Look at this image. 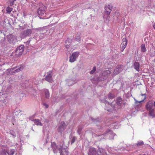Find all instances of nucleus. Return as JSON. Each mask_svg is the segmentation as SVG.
Listing matches in <instances>:
<instances>
[{"label": "nucleus", "mask_w": 155, "mask_h": 155, "mask_svg": "<svg viewBox=\"0 0 155 155\" xmlns=\"http://www.w3.org/2000/svg\"><path fill=\"white\" fill-rule=\"evenodd\" d=\"M123 66L121 65H119L114 69V75L118 74L122 70Z\"/></svg>", "instance_id": "nucleus-13"}, {"label": "nucleus", "mask_w": 155, "mask_h": 155, "mask_svg": "<svg viewBox=\"0 0 155 155\" xmlns=\"http://www.w3.org/2000/svg\"><path fill=\"white\" fill-rule=\"evenodd\" d=\"M44 105L45 106L46 108H47L48 107V105L46 103H44Z\"/></svg>", "instance_id": "nucleus-39"}, {"label": "nucleus", "mask_w": 155, "mask_h": 155, "mask_svg": "<svg viewBox=\"0 0 155 155\" xmlns=\"http://www.w3.org/2000/svg\"><path fill=\"white\" fill-rule=\"evenodd\" d=\"M3 31L0 30V33H2L3 32Z\"/></svg>", "instance_id": "nucleus-46"}, {"label": "nucleus", "mask_w": 155, "mask_h": 155, "mask_svg": "<svg viewBox=\"0 0 155 155\" xmlns=\"http://www.w3.org/2000/svg\"><path fill=\"white\" fill-rule=\"evenodd\" d=\"M71 41V39L69 38H68L66 40L65 43V46L66 47L68 48L69 47V45H70V41Z\"/></svg>", "instance_id": "nucleus-22"}, {"label": "nucleus", "mask_w": 155, "mask_h": 155, "mask_svg": "<svg viewBox=\"0 0 155 155\" xmlns=\"http://www.w3.org/2000/svg\"><path fill=\"white\" fill-rule=\"evenodd\" d=\"M76 83V81H74L72 80H70L68 81V86H71Z\"/></svg>", "instance_id": "nucleus-24"}, {"label": "nucleus", "mask_w": 155, "mask_h": 155, "mask_svg": "<svg viewBox=\"0 0 155 155\" xmlns=\"http://www.w3.org/2000/svg\"><path fill=\"white\" fill-rule=\"evenodd\" d=\"M141 50L142 52H144L146 51V49L144 44H142L141 46Z\"/></svg>", "instance_id": "nucleus-23"}, {"label": "nucleus", "mask_w": 155, "mask_h": 155, "mask_svg": "<svg viewBox=\"0 0 155 155\" xmlns=\"http://www.w3.org/2000/svg\"><path fill=\"white\" fill-rule=\"evenodd\" d=\"M24 68V65L22 64L21 65V67H17L11 69V71L12 72V74H13V73H15L21 71Z\"/></svg>", "instance_id": "nucleus-9"}, {"label": "nucleus", "mask_w": 155, "mask_h": 155, "mask_svg": "<svg viewBox=\"0 0 155 155\" xmlns=\"http://www.w3.org/2000/svg\"><path fill=\"white\" fill-rule=\"evenodd\" d=\"M5 22V21H3V24H4Z\"/></svg>", "instance_id": "nucleus-48"}, {"label": "nucleus", "mask_w": 155, "mask_h": 155, "mask_svg": "<svg viewBox=\"0 0 155 155\" xmlns=\"http://www.w3.org/2000/svg\"><path fill=\"white\" fill-rule=\"evenodd\" d=\"M96 70V67H94L93 68V69L91 71L90 74H92L94 73L95 71Z\"/></svg>", "instance_id": "nucleus-34"}, {"label": "nucleus", "mask_w": 155, "mask_h": 155, "mask_svg": "<svg viewBox=\"0 0 155 155\" xmlns=\"http://www.w3.org/2000/svg\"><path fill=\"white\" fill-rule=\"evenodd\" d=\"M12 8L9 7H8L6 9V11L7 13L10 14V13L12 11Z\"/></svg>", "instance_id": "nucleus-28"}, {"label": "nucleus", "mask_w": 155, "mask_h": 155, "mask_svg": "<svg viewBox=\"0 0 155 155\" xmlns=\"http://www.w3.org/2000/svg\"><path fill=\"white\" fill-rule=\"evenodd\" d=\"M43 28L42 27H40L38 28H37L35 29V30H38L39 31H41L43 29Z\"/></svg>", "instance_id": "nucleus-37"}, {"label": "nucleus", "mask_w": 155, "mask_h": 155, "mask_svg": "<svg viewBox=\"0 0 155 155\" xmlns=\"http://www.w3.org/2000/svg\"><path fill=\"white\" fill-rule=\"evenodd\" d=\"M24 46L21 45L16 49L15 52V55L17 56H19L21 55L24 51Z\"/></svg>", "instance_id": "nucleus-4"}, {"label": "nucleus", "mask_w": 155, "mask_h": 155, "mask_svg": "<svg viewBox=\"0 0 155 155\" xmlns=\"http://www.w3.org/2000/svg\"><path fill=\"white\" fill-rule=\"evenodd\" d=\"M149 110V114L150 116L154 117L153 114L154 110L153 109H151L150 110Z\"/></svg>", "instance_id": "nucleus-27"}, {"label": "nucleus", "mask_w": 155, "mask_h": 155, "mask_svg": "<svg viewBox=\"0 0 155 155\" xmlns=\"http://www.w3.org/2000/svg\"><path fill=\"white\" fill-rule=\"evenodd\" d=\"M122 98L120 97H118L117 99L116 102L117 104L120 105L121 104Z\"/></svg>", "instance_id": "nucleus-25"}, {"label": "nucleus", "mask_w": 155, "mask_h": 155, "mask_svg": "<svg viewBox=\"0 0 155 155\" xmlns=\"http://www.w3.org/2000/svg\"><path fill=\"white\" fill-rule=\"evenodd\" d=\"M76 139L77 138L75 137H73L71 140V144H72L74 143Z\"/></svg>", "instance_id": "nucleus-35"}, {"label": "nucleus", "mask_w": 155, "mask_h": 155, "mask_svg": "<svg viewBox=\"0 0 155 155\" xmlns=\"http://www.w3.org/2000/svg\"><path fill=\"white\" fill-rule=\"evenodd\" d=\"M134 68L137 71H139L140 64L138 62H135L134 63Z\"/></svg>", "instance_id": "nucleus-18"}, {"label": "nucleus", "mask_w": 155, "mask_h": 155, "mask_svg": "<svg viewBox=\"0 0 155 155\" xmlns=\"http://www.w3.org/2000/svg\"><path fill=\"white\" fill-rule=\"evenodd\" d=\"M96 150L94 148H90L88 153V155H94L96 153Z\"/></svg>", "instance_id": "nucleus-16"}, {"label": "nucleus", "mask_w": 155, "mask_h": 155, "mask_svg": "<svg viewBox=\"0 0 155 155\" xmlns=\"http://www.w3.org/2000/svg\"><path fill=\"white\" fill-rule=\"evenodd\" d=\"M75 40L76 41H77L78 42H80L81 40L80 37L79 35L77 36L75 38Z\"/></svg>", "instance_id": "nucleus-30"}, {"label": "nucleus", "mask_w": 155, "mask_h": 155, "mask_svg": "<svg viewBox=\"0 0 155 155\" xmlns=\"http://www.w3.org/2000/svg\"><path fill=\"white\" fill-rule=\"evenodd\" d=\"M39 34L38 35V34H36L34 35L33 38H35L36 40L39 41Z\"/></svg>", "instance_id": "nucleus-31"}, {"label": "nucleus", "mask_w": 155, "mask_h": 155, "mask_svg": "<svg viewBox=\"0 0 155 155\" xmlns=\"http://www.w3.org/2000/svg\"><path fill=\"white\" fill-rule=\"evenodd\" d=\"M41 82V81H40V80H39L38 81V82H37V81H35L34 82H35V84H39V82Z\"/></svg>", "instance_id": "nucleus-41"}, {"label": "nucleus", "mask_w": 155, "mask_h": 155, "mask_svg": "<svg viewBox=\"0 0 155 155\" xmlns=\"http://www.w3.org/2000/svg\"><path fill=\"white\" fill-rule=\"evenodd\" d=\"M0 155H8L7 151L5 150H3L0 151Z\"/></svg>", "instance_id": "nucleus-26"}, {"label": "nucleus", "mask_w": 155, "mask_h": 155, "mask_svg": "<svg viewBox=\"0 0 155 155\" xmlns=\"http://www.w3.org/2000/svg\"><path fill=\"white\" fill-rule=\"evenodd\" d=\"M51 73V72H48L47 74L45 79V80L47 81L50 82L52 81V77Z\"/></svg>", "instance_id": "nucleus-15"}, {"label": "nucleus", "mask_w": 155, "mask_h": 155, "mask_svg": "<svg viewBox=\"0 0 155 155\" xmlns=\"http://www.w3.org/2000/svg\"><path fill=\"white\" fill-rule=\"evenodd\" d=\"M143 100H142V101H140L139 102V103H140V102H143Z\"/></svg>", "instance_id": "nucleus-47"}, {"label": "nucleus", "mask_w": 155, "mask_h": 155, "mask_svg": "<svg viewBox=\"0 0 155 155\" xmlns=\"http://www.w3.org/2000/svg\"><path fill=\"white\" fill-rule=\"evenodd\" d=\"M153 106V101H150L147 103L146 105V107L147 110H150L152 109Z\"/></svg>", "instance_id": "nucleus-14"}, {"label": "nucleus", "mask_w": 155, "mask_h": 155, "mask_svg": "<svg viewBox=\"0 0 155 155\" xmlns=\"http://www.w3.org/2000/svg\"><path fill=\"white\" fill-rule=\"evenodd\" d=\"M39 35V40L43 39L45 37V35L43 33L40 34Z\"/></svg>", "instance_id": "nucleus-32"}, {"label": "nucleus", "mask_w": 155, "mask_h": 155, "mask_svg": "<svg viewBox=\"0 0 155 155\" xmlns=\"http://www.w3.org/2000/svg\"><path fill=\"white\" fill-rule=\"evenodd\" d=\"M8 41L10 43L14 44L16 41L15 38L12 35H9L8 36Z\"/></svg>", "instance_id": "nucleus-12"}, {"label": "nucleus", "mask_w": 155, "mask_h": 155, "mask_svg": "<svg viewBox=\"0 0 155 155\" xmlns=\"http://www.w3.org/2000/svg\"><path fill=\"white\" fill-rule=\"evenodd\" d=\"M91 119L92 120H93V119L92 118H91Z\"/></svg>", "instance_id": "nucleus-50"}, {"label": "nucleus", "mask_w": 155, "mask_h": 155, "mask_svg": "<svg viewBox=\"0 0 155 155\" xmlns=\"http://www.w3.org/2000/svg\"><path fill=\"white\" fill-rule=\"evenodd\" d=\"M34 115L32 116L31 117H30L29 118V120H31L32 121H33L35 125H40V126H42V124L40 120L38 119H32L33 117H34Z\"/></svg>", "instance_id": "nucleus-8"}, {"label": "nucleus", "mask_w": 155, "mask_h": 155, "mask_svg": "<svg viewBox=\"0 0 155 155\" xmlns=\"http://www.w3.org/2000/svg\"><path fill=\"white\" fill-rule=\"evenodd\" d=\"M142 96H144V100L146 98V94H142Z\"/></svg>", "instance_id": "nucleus-42"}, {"label": "nucleus", "mask_w": 155, "mask_h": 155, "mask_svg": "<svg viewBox=\"0 0 155 155\" xmlns=\"http://www.w3.org/2000/svg\"><path fill=\"white\" fill-rule=\"evenodd\" d=\"M112 8V6L110 5H107L105 6L103 17L104 20H109L110 15Z\"/></svg>", "instance_id": "nucleus-1"}, {"label": "nucleus", "mask_w": 155, "mask_h": 155, "mask_svg": "<svg viewBox=\"0 0 155 155\" xmlns=\"http://www.w3.org/2000/svg\"><path fill=\"white\" fill-rule=\"evenodd\" d=\"M110 70V69L109 70H107L104 71L102 74L104 76H107L110 75L111 73Z\"/></svg>", "instance_id": "nucleus-17"}, {"label": "nucleus", "mask_w": 155, "mask_h": 155, "mask_svg": "<svg viewBox=\"0 0 155 155\" xmlns=\"http://www.w3.org/2000/svg\"><path fill=\"white\" fill-rule=\"evenodd\" d=\"M32 31L30 29H27L22 32L21 34V37L24 38L29 36L32 33Z\"/></svg>", "instance_id": "nucleus-5"}, {"label": "nucleus", "mask_w": 155, "mask_h": 155, "mask_svg": "<svg viewBox=\"0 0 155 155\" xmlns=\"http://www.w3.org/2000/svg\"><path fill=\"white\" fill-rule=\"evenodd\" d=\"M80 131H81V130H78V134H80Z\"/></svg>", "instance_id": "nucleus-43"}, {"label": "nucleus", "mask_w": 155, "mask_h": 155, "mask_svg": "<svg viewBox=\"0 0 155 155\" xmlns=\"http://www.w3.org/2000/svg\"><path fill=\"white\" fill-rule=\"evenodd\" d=\"M107 110L108 111H110V110H108V109H107Z\"/></svg>", "instance_id": "nucleus-49"}, {"label": "nucleus", "mask_w": 155, "mask_h": 155, "mask_svg": "<svg viewBox=\"0 0 155 155\" xmlns=\"http://www.w3.org/2000/svg\"><path fill=\"white\" fill-rule=\"evenodd\" d=\"M79 55L80 54L78 52H75L71 54L69 57V62L71 63L74 62Z\"/></svg>", "instance_id": "nucleus-3"}, {"label": "nucleus", "mask_w": 155, "mask_h": 155, "mask_svg": "<svg viewBox=\"0 0 155 155\" xmlns=\"http://www.w3.org/2000/svg\"><path fill=\"white\" fill-rule=\"evenodd\" d=\"M66 126V125L64 122H61L59 124V125L58 129V131L61 133L65 129Z\"/></svg>", "instance_id": "nucleus-7"}, {"label": "nucleus", "mask_w": 155, "mask_h": 155, "mask_svg": "<svg viewBox=\"0 0 155 155\" xmlns=\"http://www.w3.org/2000/svg\"><path fill=\"white\" fill-rule=\"evenodd\" d=\"M122 43L121 44V51L122 52L125 48L127 45V40L126 38H124L122 40Z\"/></svg>", "instance_id": "nucleus-10"}, {"label": "nucleus", "mask_w": 155, "mask_h": 155, "mask_svg": "<svg viewBox=\"0 0 155 155\" xmlns=\"http://www.w3.org/2000/svg\"><path fill=\"white\" fill-rule=\"evenodd\" d=\"M98 155H104V150L103 149H99L97 150Z\"/></svg>", "instance_id": "nucleus-19"}, {"label": "nucleus", "mask_w": 155, "mask_h": 155, "mask_svg": "<svg viewBox=\"0 0 155 155\" xmlns=\"http://www.w3.org/2000/svg\"><path fill=\"white\" fill-rule=\"evenodd\" d=\"M153 28L155 30V24H154V25H153Z\"/></svg>", "instance_id": "nucleus-45"}, {"label": "nucleus", "mask_w": 155, "mask_h": 155, "mask_svg": "<svg viewBox=\"0 0 155 155\" xmlns=\"http://www.w3.org/2000/svg\"><path fill=\"white\" fill-rule=\"evenodd\" d=\"M9 134H10L12 135L13 136L14 138H15V137H16L15 132L13 130H10L9 132Z\"/></svg>", "instance_id": "nucleus-29"}, {"label": "nucleus", "mask_w": 155, "mask_h": 155, "mask_svg": "<svg viewBox=\"0 0 155 155\" xmlns=\"http://www.w3.org/2000/svg\"><path fill=\"white\" fill-rule=\"evenodd\" d=\"M30 40L29 41H26V44L27 45H28L30 43Z\"/></svg>", "instance_id": "nucleus-40"}, {"label": "nucleus", "mask_w": 155, "mask_h": 155, "mask_svg": "<svg viewBox=\"0 0 155 155\" xmlns=\"http://www.w3.org/2000/svg\"><path fill=\"white\" fill-rule=\"evenodd\" d=\"M44 92L45 95V97L46 98H48L49 97V93L48 90L45 89L44 90Z\"/></svg>", "instance_id": "nucleus-20"}, {"label": "nucleus", "mask_w": 155, "mask_h": 155, "mask_svg": "<svg viewBox=\"0 0 155 155\" xmlns=\"http://www.w3.org/2000/svg\"><path fill=\"white\" fill-rule=\"evenodd\" d=\"M143 144V142L142 141H140L138 142V143L137 144V146H140L141 145Z\"/></svg>", "instance_id": "nucleus-36"}, {"label": "nucleus", "mask_w": 155, "mask_h": 155, "mask_svg": "<svg viewBox=\"0 0 155 155\" xmlns=\"http://www.w3.org/2000/svg\"><path fill=\"white\" fill-rule=\"evenodd\" d=\"M15 150L14 149H9L7 151L8 155H13L14 154Z\"/></svg>", "instance_id": "nucleus-21"}, {"label": "nucleus", "mask_w": 155, "mask_h": 155, "mask_svg": "<svg viewBox=\"0 0 155 155\" xmlns=\"http://www.w3.org/2000/svg\"><path fill=\"white\" fill-rule=\"evenodd\" d=\"M60 146H62L61 145L57 146L55 143L54 142H53L51 143L52 148L54 153L57 152L58 150H59V148L61 149Z\"/></svg>", "instance_id": "nucleus-11"}, {"label": "nucleus", "mask_w": 155, "mask_h": 155, "mask_svg": "<svg viewBox=\"0 0 155 155\" xmlns=\"http://www.w3.org/2000/svg\"><path fill=\"white\" fill-rule=\"evenodd\" d=\"M64 143H63L62 146H60L61 149L59 148V149L60 155H68V148L66 146H64Z\"/></svg>", "instance_id": "nucleus-2"}, {"label": "nucleus", "mask_w": 155, "mask_h": 155, "mask_svg": "<svg viewBox=\"0 0 155 155\" xmlns=\"http://www.w3.org/2000/svg\"><path fill=\"white\" fill-rule=\"evenodd\" d=\"M153 101V106L154 107H155V101Z\"/></svg>", "instance_id": "nucleus-44"}, {"label": "nucleus", "mask_w": 155, "mask_h": 155, "mask_svg": "<svg viewBox=\"0 0 155 155\" xmlns=\"http://www.w3.org/2000/svg\"><path fill=\"white\" fill-rule=\"evenodd\" d=\"M9 2L11 6H12L13 5L14 2L12 0H10L9 1Z\"/></svg>", "instance_id": "nucleus-38"}, {"label": "nucleus", "mask_w": 155, "mask_h": 155, "mask_svg": "<svg viewBox=\"0 0 155 155\" xmlns=\"http://www.w3.org/2000/svg\"><path fill=\"white\" fill-rule=\"evenodd\" d=\"M114 97V95L112 94L111 93H110L108 95V97L109 99L113 98Z\"/></svg>", "instance_id": "nucleus-33"}, {"label": "nucleus", "mask_w": 155, "mask_h": 155, "mask_svg": "<svg viewBox=\"0 0 155 155\" xmlns=\"http://www.w3.org/2000/svg\"><path fill=\"white\" fill-rule=\"evenodd\" d=\"M46 10V7L44 5H42L37 10V13L39 15L41 16L44 15Z\"/></svg>", "instance_id": "nucleus-6"}]
</instances>
